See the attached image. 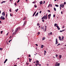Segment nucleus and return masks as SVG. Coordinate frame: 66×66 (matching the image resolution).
<instances>
[{
    "label": "nucleus",
    "mask_w": 66,
    "mask_h": 66,
    "mask_svg": "<svg viewBox=\"0 0 66 66\" xmlns=\"http://www.w3.org/2000/svg\"><path fill=\"white\" fill-rule=\"evenodd\" d=\"M20 29V27H19L18 28H17L15 30V32H17Z\"/></svg>",
    "instance_id": "1"
},
{
    "label": "nucleus",
    "mask_w": 66,
    "mask_h": 66,
    "mask_svg": "<svg viewBox=\"0 0 66 66\" xmlns=\"http://www.w3.org/2000/svg\"><path fill=\"white\" fill-rule=\"evenodd\" d=\"M3 16H1L0 18L1 19H2V20H4L5 19V18Z\"/></svg>",
    "instance_id": "2"
},
{
    "label": "nucleus",
    "mask_w": 66,
    "mask_h": 66,
    "mask_svg": "<svg viewBox=\"0 0 66 66\" xmlns=\"http://www.w3.org/2000/svg\"><path fill=\"white\" fill-rule=\"evenodd\" d=\"M60 6L62 8H64V5L63 4H61Z\"/></svg>",
    "instance_id": "3"
},
{
    "label": "nucleus",
    "mask_w": 66,
    "mask_h": 66,
    "mask_svg": "<svg viewBox=\"0 0 66 66\" xmlns=\"http://www.w3.org/2000/svg\"><path fill=\"white\" fill-rule=\"evenodd\" d=\"M60 65V63H58V62H56V63L55 64V66H57Z\"/></svg>",
    "instance_id": "4"
},
{
    "label": "nucleus",
    "mask_w": 66,
    "mask_h": 66,
    "mask_svg": "<svg viewBox=\"0 0 66 66\" xmlns=\"http://www.w3.org/2000/svg\"><path fill=\"white\" fill-rule=\"evenodd\" d=\"M58 42H57V38L56 39V43H55V45H57V44Z\"/></svg>",
    "instance_id": "5"
},
{
    "label": "nucleus",
    "mask_w": 66,
    "mask_h": 66,
    "mask_svg": "<svg viewBox=\"0 0 66 66\" xmlns=\"http://www.w3.org/2000/svg\"><path fill=\"white\" fill-rule=\"evenodd\" d=\"M56 27H57L58 30H60V28H59V26H58V25H57Z\"/></svg>",
    "instance_id": "6"
},
{
    "label": "nucleus",
    "mask_w": 66,
    "mask_h": 66,
    "mask_svg": "<svg viewBox=\"0 0 66 66\" xmlns=\"http://www.w3.org/2000/svg\"><path fill=\"white\" fill-rule=\"evenodd\" d=\"M43 17V19H44L43 20H42V21L43 22H44V19H45V15H44V16Z\"/></svg>",
    "instance_id": "7"
},
{
    "label": "nucleus",
    "mask_w": 66,
    "mask_h": 66,
    "mask_svg": "<svg viewBox=\"0 0 66 66\" xmlns=\"http://www.w3.org/2000/svg\"><path fill=\"white\" fill-rule=\"evenodd\" d=\"M2 15H3V16H5V13L4 12H3L2 13Z\"/></svg>",
    "instance_id": "8"
},
{
    "label": "nucleus",
    "mask_w": 66,
    "mask_h": 66,
    "mask_svg": "<svg viewBox=\"0 0 66 66\" xmlns=\"http://www.w3.org/2000/svg\"><path fill=\"white\" fill-rule=\"evenodd\" d=\"M46 29H47V26H45V28L44 31H46Z\"/></svg>",
    "instance_id": "9"
},
{
    "label": "nucleus",
    "mask_w": 66,
    "mask_h": 66,
    "mask_svg": "<svg viewBox=\"0 0 66 66\" xmlns=\"http://www.w3.org/2000/svg\"><path fill=\"white\" fill-rule=\"evenodd\" d=\"M38 13H37L35 15V16H38Z\"/></svg>",
    "instance_id": "10"
},
{
    "label": "nucleus",
    "mask_w": 66,
    "mask_h": 66,
    "mask_svg": "<svg viewBox=\"0 0 66 66\" xmlns=\"http://www.w3.org/2000/svg\"><path fill=\"white\" fill-rule=\"evenodd\" d=\"M39 3L41 5L42 4H43V2H42V1H40V2Z\"/></svg>",
    "instance_id": "11"
},
{
    "label": "nucleus",
    "mask_w": 66,
    "mask_h": 66,
    "mask_svg": "<svg viewBox=\"0 0 66 66\" xmlns=\"http://www.w3.org/2000/svg\"><path fill=\"white\" fill-rule=\"evenodd\" d=\"M59 56L60 59H61V58H62V55H60Z\"/></svg>",
    "instance_id": "12"
},
{
    "label": "nucleus",
    "mask_w": 66,
    "mask_h": 66,
    "mask_svg": "<svg viewBox=\"0 0 66 66\" xmlns=\"http://www.w3.org/2000/svg\"><path fill=\"white\" fill-rule=\"evenodd\" d=\"M7 61V59H6L5 60V61L4 62V64H5V63H6V61Z\"/></svg>",
    "instance_id": "13"
},
{
    "label": "nucleus",
    "mask_w": 66,
    "mask_h": 66,
    "mask_svg": "<svg viewBox=\"0 0 66 66\" xmlns=\"http://www.w3.org/2000/svg\"><path fill=\"white\" fill-rule=\"evenodd\" d=\"M64 37L63 36H62V40H64Z\"/></svg>",
    "instance_id": "14"
},
{
    "label": "nucleus",
    "mask_w": 66,
    "mask_h": 66,
    "mask_svg": "<svg viewBox=\"0 0 66 66\" xmlns=\"http://www.w3.org/2000/svg\"><path fill=\"white\" fill-rule=\"evenodd\" d=\"M59 38L60 40H62V39H61V37H59Z\"/></svg>",
    "instance_id": "15"
},
{
    "label": "nucleus",
    "mask_w": 66,
    "mask_h": 66,
    "mask_svg": "<svg viewBox=\"0 0 66 66\" xmlns=\"http://www.w3.org/2000/svg\"><path fill=\"white\" fill-rule=\"evenodd\" d=\"M39 63V61L38 60H37L36 62V63Z\"/></svg>",
    "instance_id": "16"
},
{
    "label": "nucleus",
    "mask_w": 66,
    "mask_h": 66,
    "mask_svg": "<svg viewBox=\"0 0 66 66\" xmlns=\"http://www.w3.org/2000/svg\"><path fill=\"white\" fill-rule=\"evenodd\" d=\"M5 3V1H3L2 2H1V3L2 4L3 3Z\"/></svg>",
    "instance_id": "17"
},
{
    "label": "nucleus",
    "mask_w": 66,
    "mask_h": 66,
    "mask_svg": "<svg viewBox=\"0 0 66 66\" xmlns=\"http://www.w3.org/2000/svg\"><path fill=\"white\" fill-rule=\"evenodd\" d=\"M46 39V38L45 37H44L43 38H42V40H44V39Z\"/></svg>",
    "instance_id": "18"
},
{
    "label": "nucleus",
    "mask_w": 66,
    "mask_h": 66,
    "mask_svg": "<svg viewBox=\"0 0 66 66\" xmlns=\"http://www.w3.org/2000/svg\"><path fill=\"white\" fill-rule=\"evenodd\" d=\"M57 24H56V23H55L54 24V26L55 27H56V26H57Z\"/></svg>",
    "instance_id": "19"
},
{
    "label": "nucleus",
    "mask_w": 66,
    "mask_h": 66,
    "mask_svg": "<svg viewBox=\"0 0 66 66\" xmlns=\"http://www.w3.org/2000/svg\"><path fill=\"white\" fill-rule=\"evenodd\" d=\"M29 62H31V60H32V59H30V58H29Z\"/></svg>",
    "instance_id": "20"
},
{
    "label": "nucleus",
    "mask_w": 66,
    "mask_h": 66,
    "mask_svg": "<svg viewBox=\"0 0 66 66\" xmlns=\"http://www.w3.org/2000/svg\"><path fill=\"white\" fill-rule=\"evenodd\" d=\"M43 47H44V46L43 45H42L41 46V48H43Z\"/></svg>",
    "instance_id": "21"
},
{
    "label": "nucleus",
    "mask_w": 66,
    "mask_h": 66,
    "mask_svg": "<svg viewBox=\"0 0 66 66\" xmlns=\"http://www.w3.org/2000/svg\"><path fill=\"white\" fill-rule=\"evenodd\" d=\"M51 14H50L49 15H48V17H51Z\"/></svg>",
    "instance_id": "22"
},
{
    "label": "nucleus",
    "mask_w": 66,
    "mask_h": 66,
    "mask_svg": "<svg viewBox=\"0 0 66 66\" xmlns=\"http://www.w3.org/2000/svg\"><path fill=\"white\" fill-rule=\"evenodd\" d=\"M18 9H16L15 10L16 12H17V11H18Z\"/></svg>",
    "instance_id": "23"
},
{
    "label": "nucleus",
    "mask_w": 66,
    "mask_h": 66,
    "mask_svg": "<svg viewBox=\"0 0 66 66\" xmlns=\"http://www.w3.org/2000/svg\"><path fill=\"white\" fill-rule=\"evenodd\" d=\"M55 6H56V7H59V5H55Z\"/></svg>",
    "instance_id": "24"
},
{
    "label": "nucleus",
    "mask_w": 66,
    "mask_h": 66,
    "mask_svg": "<svg viewBox=\"0 0 66 66\" xmlns=\"http://www.w3.org/2000/svg\"><path fill=\"white\" fill-rule=\"evenodd\" d=\"M47 15H48V14H46L45 15V17H47Z\"/></svg>",
    "instance_id": "25"
},
{
    "label": "nucleus",
    "mask_w": 66,
    "mask_h": 66,
    "mask_svg": "<svg viewBox=\"0 0 66 66\" xmlns=\"http://www.w3.org/2000/svg\"><path fill=\"white\" fill-rule=\"evenodd\" d=\"M64 31V30H60V32H63V31Z\"/></svg>",
    "instance_id": "26"
},
{
    "label": "nucleus",
    "mask_w": 66,
    "mask_h": 66,
    "mask_svg": "<svg viewBox=\"0 0 66 66\" xmlns=\"http://www.w3.org/2000/svg\"><path fill=\"white\" fill-rule=\"evenodd\" d=\"M54 10L55 11H56V8H54Z\"/></svg>",
    "instance_id": "27"
},
{
    "label": "nucleus",
    "mask_w": 66,
    "mask_h": 66,
    "mask_svg": "<svg viewBox=\"0 0 66 66\" xmlns=\"http://www.w3.org/2000/svg\"><path fill=\"white\" fill-rule=\"evenodd\" d=\"M35 7L36 8L37 7V5H36V4H35Z\"/></svg>",
    "instance_id": "28"
},
{
    "label": "nucleus",
    "mask_w": 66,
    "mask_h": 66,
    "mask_svg": "<svg viewBox=\"0 0 66 66\" xmlns=\"http://www.w3.org/2000/svg\"><path fill=\"white\" fill-rule=\"evenodd\" d=\"M52 35V33H49L48 34V35Z\"/></svg>",
    "instance_id": "29"
},
{
    "label": "nucleus",
    "mask_w": 66,
    "mask_h": 66,
    "mask_svg": "<svg viewBox=\"0 0 66 66\" xmlns=\"http://www.w3.org/2000/svg\"><path fill=\"white\" fill-rule=\"evenodd\" d=\"M55 17V15L54 14L53 15V17Z\"/></svg>",
    "instance_id": "30"
},
{
    "label": "nucleus",
    "mask_w": 66,
    "mask_h": 66,
    "mask_svg": "<svg viewBox=\"0 0 66 66\" xmlns=\"http://www.w3.org/2000/svg\"><path fill=\"white\" fill-rule=\"evenodd\" d=\"M60 44H58L57 45V46H58L59 45H60Z\"/></svg>",
    "instance_id": "31"
},
{
    "label": "nucleus",
    "mask_w": 66,
    "mask_h": 66,
    "mask_svg": "<svg viewBox=\"0 0 66 66\" xmlns=\"http://www.w3.org/2000/svg\"><path fill=\"white\" fill-rule=\"evenodd\" d=\"M10 40L9 41V43H10V42H11V40Z\"/></svg>",
    "instance_id": "32"
},
{
    "label": "nucleus",
    "mask_w": 66,
    "mask_h": 66,
    "mask_svg": "<svg viewBox=\"0 0 66 66\" xmlns=\"http://www.w3.org/2000/svg\"><path fill=\"white\" fill-rule=\"evenodd\" d=\"M9 11L10 12H12V11L11 10V9L9 10Z\"/></svg>",
    "instance_id": "33"
},
{
    "label": "nucleus",
    "mask_w": 66,
    "mask_h": 66,
    "mask_svg": "<svg viewBox=\"0 0 66 66\" xmlns=\"http://www.w3.org/2000/svg\"><path fill=\"white\" fill-rule=\"evenodd\" d=\"M58 56V55L57 54H56V57L57 56Z\"/></svg>",
    "instance_id": "34"
},
{
    "label": "nucleus",
    "mask_w": 66,
    "mask_h": 66,
    "mask_svg": "<svg viewBox=\"0 0 66 66\" xmlns=\"http://www.w3.org/2000/svg\"><path fill=\"white\" fill-rule=\"evenodd\" d=\"M44 17H42V20H44Z\"/></svg>",
    "instance_id": "35"
},
{
    "label": "nucleus",
    "mask_w": 66,
    "mask_h": 66,
    "mask_svg": "<svg viewBox=\"0 0 66 66\" xmlns=\"http://www.w3.org/2000/svg\"><path fill=\"white\" fill-rule=\"evenodd\" d=\"M20 1L19 0H18V1L17 2V3H18Z\"/></svg>",
    "instance_id": "36"
},
{
    "label": "nucleus",
    "mask_w": 66,
    "mask_h": 66,
    "mask_svg": "<svg viewBox=\"0 0 66 66\" xmlns=\"http://www.w3.org/2000/svg\"><path fill=\"white\" fill-rule=\"evenodd\" d=\"M47 12H48L49 13H50V10H48Z\"/></svg>",
    "instance_id": "37"
},
{
    "label": "nucleus",
    "mask_w": 66,
    "mask_h": 66,
    "mask_svg": "<svg viewBox=\"0 0 66 66\" xmlns=\"http://www.w3.org/2000/svg\"><path fill=\"white\" fill-rule=\"evenodd\" d=\"M36 64H37V65H39V63H37Z\"/></svg>",
    "instance_id": "38"
},
{
    "label": "nucleus",
    "mask_w": 66,
    "mask_h": 66,
    "mask_svg": "<svg viewBox=\"0 0 66 66\" xmlns=\"http://www.w3.org/2000/svg\"><path fill=\"white\" fill-rule=\"evenodd\" d=\"M3 49V48H0V50H2Z\"/></svg>",
    "instance_id": "39"
},
{
    "label": "nucleus",
    "mask_w": 66,
    "mask_h": 66,
    "mask_svg": "<svg viewBox=\"0 0 66 66\" xmlns=\"http://www.w3.org/2000/svg\"><path fill=\"white\" fill-rule=\"evenodd\" d=\"M35 13H34V14L32 15L33 17V16H34L35 15Z\"/></svg>",
    "instance_id": "40"
},
{
    "label": "nucleus",
    "mask_w": 66,
    "mask_h": 66,
    "mask_svg": "<svg viewBox=\"0 0 66 66\" xmlns=\"http://www.w3.org/2000/svg\"><path fill=\"white\" fill-rule=\"evenodd\" d=\"M35 13H34V14L32 15L33 17V16H34L35 15Z\"/></svg>",
    "instance_id": "41"
},
{
    "label": "nucleus",
    "mask_w": 66,
    "mask_h": 66,
    "mask_svg": "<svg viewBox=\"0 0 66 66\" xmlns=\"http://www.w3.org/2000/svg\"><path fill=\"white\" fill-rule=\"evenodd\" d=\"M37 26H39V24L38 23H37Z\"/></svg>",
    "instance_id": "42"
},
{
    "label": "nucleus",
    "mask_w": 66,
    "mask_h": 66,
    "mask_svg": "<svg viewBox=\"0 0 66 66\" xmlns=\"http://www.w3.org/2000/svg\"><path fill=\"white\" fill-rule=\"evenodd\" d=\"M44 53H46V51L45 50H44Z\"/></svg>",
    "instance_id": "43"
},
{
    "label": "nucleus",
    "mask_w": 66,
    "mask_h": 66,
    "mask_svg": "<svg viewBox=\"0 0 66 66\" xmlns=\"http://www.w3.org/2000/svg\"><path fill=\"white\" fill-rule=\"evenodd\" d=\"M61 6H60V10H61V9H62V8H61Z\"/></svg>",
    "instance_id": "44"
},
{
    "label": "nucleus",
    "mask_w": 66,
    "mask_h": 66,
    "mask_svg": "<svg viewBox=\"0 0 66 66\" xmlns=\"http://www.w3.org/2000/svg\"><path fill=\"white\" fill-rule=\"evenodd\" d=\"M64 4H66V2H64Z\"/></svg>",
    "instance_id": "45"
},
{
    "label": "nucleus",
    "mask_w": 66,
    "mask_h": 66,
    "mask_svg": "<svg viewBox=\"0 0 66 66\" xmlns=\"http://www.w3.org/2000/svg\"><path fill=\"white\" fill-rule=\"evenodd\" d=\"M48 7H50V4H49V5H48Z\"/></svg>",
    "instance_id": "46"
},
{
    "label": "nucleus",
    "mask_w": 66,
    "mask_h": 66,
    "mask_svg": "<svg viewBox=\"0 0 66 66\" xmlns=\"http://www.w3.org/2000/svg\"><path fill=\"white\" fill-rule=\"evenodd\" d=\"M41 13H42V11H41L39 12V13H40V14Z\"/></svg>",
    "instance_id": "47"
},
{
    "label": "nucleus",
    "mask_w": 66,
    "mask_h": 66,
    "mask_svg": "<svg viewBox=\"0 0 66 66\" xmlns=\"http://www.w3.org/2000/svg\"><path fill=\"white\" fill-rule=\"evenodd\" d=\"M36 11L34 13L35 14H36Z\"/></svg>",
    "instance_id": "48"
},
{
    "label": "nucleus",
    "mask_w": 66,
    "mask_h": 66,
    "mask_svg": "<svg viewBox=\"0 0 66 66\" xmlns=\"http://www.w3.org/2000/svg\"><path fill=\"white\" fill-rule=\"evenodd\" d=\"M3 31H1V33H2V32H3Z\"/></svg>",
    "instance_id": "49"
},
{
    "label": "nucleus",
    "mask_w": 66,
    "mask_h": 66,
    "mask_svg": "<svg viewBox=\"0 0 66 66\" xmlns=\"http://www.w3.org/2000/svg\"><path fill=\"white\" fill-rule=\"evenodd\" d=\"M45 3V1H44L43 2V4H44Z\"/></svg>",
    "instance_id": "50"
},
{
    "label": "nucleus",
    "mask_w": 66,
    "mask_h": 66,
    "mask_svg": "<svg viewBox=\"0 0 66 66\" xmlns=\"http://www.w3.org/2000/svg\"><path fill=\"white\" fill-rule=\"evenodd\" d=\"M33 3H35V2H33Z\"/></svg>",
    "instance_id": "51"
},
{
    "label": "nucleus",
    "mask_w": 66,
    "mask_h": 66,
    "mask_svg": "<svg viewBox=\"0 0 66 66\" xmlns=\"http://www.w3.org/2000/svg\"><path fill=\"white\" fill-rule=\"evenodd\" d=\"M29 63H27V65H29Z\"/></svg>",
    "instance_id": "52"
},
{
    "label": "nucleus",
    "mask_w": 66,
    "mask_h": 66,
    "mask_svg": "<svg viewBox=\"0 0 66 66\" xmlns=\"http://www.w3.org/2000/svg\"><path fill=\"white\" fill-rule=\"evenodd\" d=\"M50 6L51 7V6H52V4H51Z\"/></svg>",
    "instance_id": "53"
},
{
    "label": "nucleus",
    "mask_w": 66,
    "mask_h": 66,
    "mask_svg": "<svg viewBox=\"0 0 66 66\" xmlns=\"http://www.w3.org/2000/svg\"><path fill=\"white\" fill-rule=\"evenodd\" d=\"M45 17V20L46 19H47V17Z\"/></svg>",
    "instance_id": "54"
},
{
    "label": "nucleus",
    "mask_w": 66,
    "mask_h": 66,
    "mask_svg": "<svg viewBox=\"0 0 66 66\" xmlns=\"http://www.w3.org/2000/svg\"><path fill=\"white\" fill-rule=\"evenodd\" d=\"M35 45H36V46H38V45L37 44H36Z\"/></svg>",
    "instance_id": "55"
},
{
    "label": "nucleus",
    "mask_w": 66,
    "mask_h": 66,
    "mask_svg": "<svg viewBox=\"0 0 66 66\" xmlns=\"http://www.w3.org/2000/svg\"><path fill=\"white\" fill-rule=\"evenodd\" d=\"M63 13V12L61 11V14H63V13Z\"/></svg>",
    "instance_id": "56"
},
{
    "label": "nucleus",
    "mask_w": 66,
    "mask_h": 66,
    "mask_svg": "<svg viewBox=\"0 0 66 66\" xmlns=\"http://www.w3.org/2000/svg\"><path fill=\"white\" fill-rule=\"evenodd\" d=\"M48 17V19H50V17Z\"/></svg>",
    "instance_id": "57"
},
{
    "label": "nucleus",
    "mask_w": 66,
    "mask_h": 66,
    "mask_svg": "<svg viewBox=\"0 0 66 66\" xmlns=\"http://www.w3.org/2000/svg\"><path fill=\"white\" fill-rule=\"evenodd\" d=\"M10 16H12V14H11V13H10Z\"/></svg>",
    "instance_id": "58"
},
{
    "label": "nucleus",
    "mask_w": 66,
    "mask_h": 66,
    "mask_svg": "<svg viewBox=\"0 0 66 66\" xmlns=\"http://www.w3.org/2000/svg\"><path fill=\"white\" fill-rule=\"evenodd\" d=\"M31 56V55H29V57H30Z\"/></svg>",
    "instance_id": "59"
},
{
    "label": "nucleus",
    "mask_w": 66,
    "mask_h": 66,
    "mask_svg": "<svg viewBox=\"0 0 66 66\" xmlns=\"http://www.w3.org/2000/svg\"><path fill=\"white\" fill-rule=\"evenodd\" d=\"M10 38H12V37H11V36H10Z\"/></svg>",
    "instance_id": "60"
},
{
    "label": "nucleus",
    "mask_w": 66,
    "mask_h": 66,
    "mask_svg": "<svg viewBox=\"0 0 66 66\" xmlns=\"http://www.w3.org/2000/svg\"><path fill=\"white\" fill-rule=\"evenodd\" d=\"M1 23V20H0V23Z\"/></svg>",
    "instance_id": "61"
},
{
    "label": "nucleus",
    "mask_w": 66,
    "mask_h": 66,
    "mask_svg": "<svg viewBox=\"0 0 66 66\" xmlns=\"http://www.w3.org/2000/svg\"><path fill=\"white\" fill-rule=\"evenodd\" d=\"M53 57L54 59H55V57L54 56H53Z\"/></svg>",
    "instance_id": "62"
},
{
    "label": "nucleus",
    "mask_w": 66,
    "mask_h": 66,
    "mask_svg": "<svg viewBox=\"0 0 66 66\" xmlns=\"http://www.w3.org/2000/svg\"><path fill=\"white\" fill-rule=\"evenodd\" d=\"M7 14H6V17H7Z\"/></svg>",
    "instance_id": "63"
},
{
    "label": "nucleus",
    "mask_w": 66,
    "mask_h": 66,
    "mask_svg": "<svg viewBox=\"0 0 66 66\" xmlns=\"http://www.w3.org/2000/svg\"><path fill=\"white\" fill-rule=\"evenodd\" d=\"M47 66H49V64H47Z\"/></svg>",
    "instance_id": "64"
}]
</instances>
